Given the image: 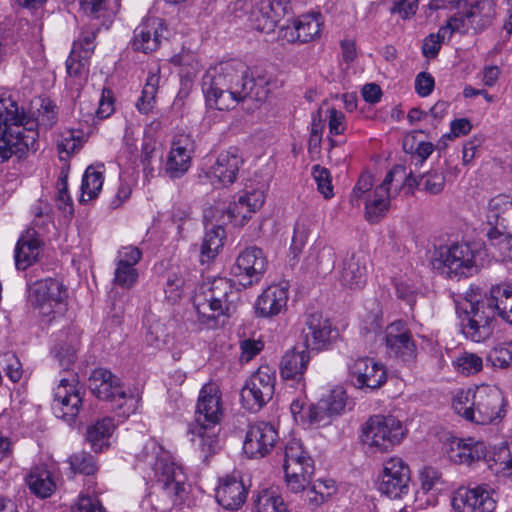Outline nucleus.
<instances>
[{"label": "nucleus", "instance_id": "nucleus-21", "mask_svg": "<svg viewBox=\"0 0 512 512\" xmlns=\"http://www.w3.org/2000/svg\"><path fill=\"white\" fill-rule=\"evenodd\" d=\"M242 164V157L236 150L221 152L214 165L210 167L208 177L214 185H231L236 181Z\"/></svg>", "mask_w": 512, "mask_h": 512}, {"label": "nucleus", "instance_id": "nucleus-4", "mask_svg": "<svg viewBox=\"0 0 512 512\" xmlns=\"http://www.w3.org/2000/svg\"><path fill=\"white\" fill-rule=\"evenodd\" d=\"M504 397L496 386L483 385L475 391H460L453 400L455 412L476 424L486 425L505 415Z\"/></svg>", "mask_w": 512, "mask_h": 512}, {"label": "nucleus", "instance_id": "nucleus-56", "mask_svg": "<svg viewBox=\"0 0 512 512\" xmlns=\"http://www.w3.org/2000/svg\"><path fill=\"white\" fill-rule=\"evenodd\" d=\"M139 277L138 270L135 267L117 264L114 273V283L122 288H131L135 285Z\"/></svg>", "mask_w": 512, "mask_h": 512}, {"label": "nucleus", "instance_id": "nucleus-37", "mask_svg": "<svg viewBox=\"0 0 512 512\" xmlns=\"http://www.w3.org/2000/svg\"><path fill=\"white\" fill-rule=\"evenodd\" d=\"M416 133L417 132L407 135L403 140L404 151L411 154V165L414 166L413 170H418L435 150V146L431 142L422 141L415 146Z\"/></svg>", "mask_w": 512, "mask_h": 512}, {"label": "nucleus", "instance_id": "nucleus-25", "mask_svg": "<svg viewBox=\"0 0 512 512\" xmlns=\"http://www.w3.org/2000/svg\"><path fill=\"white\" fill-rule=\"evenodd\" d=\"M163 22L159 18H149L134 31V50L149 53L158 49L162 37Z\"/></svg>", "mask_w": 512, "mask_h": 512}, {"label": "nucleus", "instance_id": "nucleus-10", "mask_svg": "<svg viewBox=\"0 0 512 512\" xmlns=\"http://www.w3.org/2000/svg\"><path fill=\"white\" fill-rule=\"evenodd\" d=\"M411 471L399 457H391L383 464L380 491L392 499H401L409 493Z\"/></svg>", "mask_w": 512, "mask_h": 512}, {"label": "nucleus", "instance_id": "nucleus-12", "mask_svg": "<svg viewBox=\"0 0 512 512\" xmlns=\"http://www.w3.org/2000/svg\"><path fill=\"white\" fill-rule=\"evenodd\" d=\"M385 342L389 354L393 357L405 363L416 361L417 345L411 331L403 321H395L386 327Z\"/></svg>", "mask_w": 512, "mask_h": 512}, {"label": "nucleus", "instance_id": "nucleus-39", "mask_svg": "<svg viewBox=\"0 0 512 512\" xmlns=\"http://www.w3.org/2000/svg\"><path fill=\"white\" fill-rule=\"evenodd\" d=\"M512 211V198L506 195H498L492 198L488 204V219L494 220L495 225H505L509 221Z\"/></svg>", "mask_w": 512, "mask_h": 512}, {"label": "nucleus", "instance_id": "nucleus-24", "mask_svg": "<svg viewBox=\"0 0 512 512\" xmlns=\"http://www.w3.org/2000/svg\"><path fill=\"white\" fill-rule=\"evenodd\" d=\"M417 170L410 169L407 172L405 168V177L401 181V189L406 193H412L414 188L421 187L429 194H439L445 186V176L442 171L432 169L423 174L416 175Z\"/></svg>", "mask_w": 512, "mask_h": 512}, {"label": "nucleus", "instance_id": "nucleus-11", "mask_svg": "<svg viewBox=\"0 0 512 512\" xmlns=\"http://www.w3.org/2000/svg\"><path fill=\"white\" fill-rule=\"evenodd\" d=\"M405 177V166H394L385 176L383 182L369 194L365 201L366 219L375 223L378 222L388 211L390 206L389 186L393 181L400 182Z\"/></svg>", "mask_w": 512, "mask_h": 512}, {"label": "nucleus", "instance_id": "nucleus-1", "mask_svg": "<svg viewBox=\"0 0 512 512\" xmlns=\"http://www.w3.org/2000/svg\"><path fill=\"white\" fill-rule=\"evenodd\" d=\"M206 104L217 110H229L249 98L264 103L278 88L277 80L266 73L252 74L241 61H228L209 68L202 78Z\"/></svg>", "mask_w": 512, "mask_h": 512}, {"label": "nucleus", "instance_id": "nucleus-29", "mask_svg": "<svg viewBox=\"0 0 512 512\" xmlns=\"http://www.w3.org/2000/svg\"><path fill=\"white\" fill-rule=\"evenodd\" d=\"M188 433L191 435V442L200 451L204 460H207L219 449V439L216 426L207 424H191Z\"/></svg>", "mask_w": 512, "mask_h": 512}, {"label": "nucleus", "instance_id": "nucleus-19", "mask_svg": "<svg viewBox=\"0 0 512 512\" xmlns=\"http://www.w3.org/2000/svg\"><path fill=\"white\" fill-rule=\"evenodd\" d=\"M452 506L458 512H493L496 501L483 486L473 489L460 488L454 494Z\"/></svg>", "mask_w": 512, "mask_h": 512}, {"label": "nucleus", "instance_id": "nucleus-22", "mask_svg": "<svg viewBox=\"0 0 512 512\" xmlns=\"http://www.w3.org/2000/svg\"><path fill=\"white\" fill-rule=\"evenodd\" d=\"M82 398L68 379H61L54 393V413L66 421H72L79 412Z\"/></svg>", "mask_w": 512, "mask_h": 512}, {"label": "nucleus", "instance_id": "nucleus-63", "mask_svg": "<svg viewBox=\"0 0 512 512\" xmlns=\"http://www.w3.org/2000/svg\"><path fill=\"white\" fill-rule=\"evenodd\" d=\"M264 347V344L260 340L247 339L241 342V361L249 362L257 354H259Z\"/></svg>", "mask_w": 512, "mask_h": 512}, {"label": "nucleus", "instance_id": "nucleus-46", "mask_svg": "<svg viewBox=\"0 0 512 512\" xmlns=\"http://www.w3.org/2000/svg\"><path fill=\"white\" fill-rule=\"evenodd\" d=\"M462 332L467 339L479 343L487 340L492 335L493 326L483 325L465 317L462 320Z\"/></svg>", "mask_w": 512, "mask_h": 512}, {"label": "nucleus", "instance_id": "nucleus-35", "mask_svg": "<svg viewBox=\"0 0 512 512\" xmlns=\"http://www.w3.org/2000/svg\"><path fill=\"white\" fill-rule=\"evenodd\" d=\"M191 156L188 149L182 145L181 140L173 142V146L166 162V173L171 178H179L190 167Z\"/></svg>", "mask_w": 512, "mask_h": 512}, {"label": "nucleus", "instance_id": "nucleus-15", "mask_svg": "<svg viewBox=\"0 0 512 512\" xmlns=\"http://www.w3.org/2000/svg\"><path fill=\"white\" fill-rule=\"evenodd\" d=\"M287 10L288 0H258L251 8V25L255 30L269 34L275 30Z\"/></svg>", "mask_w": 512, "mask_h": 512}, {"label": "nucleus", "instance_id": "nucleus-40", "mask_svg": "<svg viewBox=\"0 0 512 512\" xmlns=\"http://www.w3.org/2000/svg\"><path fill=\"white\" fill-rule=\"evenodd\" d=\"M223 234L224 230L220 226H213L205 233L200 248L202 262L209 261L217 255L223 245Z\"/></svg>", "mask_w": 512, "mask_h": 512}, {"label": "nucleus", "instance_id": "nucleus-32", "mask_svg": "<svg viewBox=\"0 0 512 512\" xmlns=\"http://www.w3.org/2000/svg\"><path fill=\"white\" fill-rule=\"evenodd\" d=\"M310 356L307 350L286 352L280 362V374L283 379L301 381L307 369Z\"/></svg>", "mask_w": 512, "mask_h": 512}, {"label": "nucleus", "instance_id": "nucleus-49", "mask_svg": "<svg viewBox=\"0 0 512 512\" xmlns=\"http://www.w3.org/2000/svg\"><path fill=\"white\" fill-rule=\"evenodd\" d=\"M256 512H285V506L279 496L268 490H263L254 500Z\"/></svg>", "mask_w": 512, "mask_h": 512}, {"label": "nucleus", "instance_id": "nucleus-18", "mask_svg": "<svg viewBox=\"0 0 512 512\" xmlns=\"http://www.w3.org/2000/svg\"><path fill=\"white\" fill-rule=\"evenodd\" d=\"M350 375L353 385L359 389L374 390L386 382V371L383 365L368 357L355 360L350 366Z\"/></svg>", "mask_w": 512, "mask_h": 512}, {"label": "nucleus", "instance_id": "nucleus-30", "mask_svg": "<svg viewBox=\"0 0 512 512\" xmlns=\"http://www.w3.org/2000/svg\"><path fill=\"white\" fill-rule=\"evenodd\" d=\"M32 297L37 306L51 307L53 303L59 304L67 297V290L60 281L48 278L34 284Z\"/></svg>", "mask_w": 512, "mask_h": 512}, {"label": "nucleus", "instance_id": "nucleus-53", "mask_svg": "<svg viewBox=\"0 0 512 512\" xmlns=\"http://www.w3.org/2000/svg\"><path fill=\"white\" fill-rule=\"evenodd\" d=\"M455 367L464 375L478 373L483 366L482 358L474 353L464 352L454 362Z\"/></svg>", "mask_w": 512, "mask_h": 512}, {"label": "nucleus", "instance_id": "nucleus-2", "mask_svg": "<svg viewBox=\"0 0 512 512\" xmlns=\"http://www.w3.org/2000/svg\"><path fill=\"white\" fill-rule=\"evenodd\" d=\"M55 108L50 100H43L36 122L26 119L15 102H11L3 113L0 112V163L12 155L22 158L30 151L35 152L38 138L35 127H51L56 122Z\"/></svg>", "mask_w": 512, "mask_h": 512}, {"label": "nucleus", "instance_id": "nucleus-47", "mask_svg": "<svg viewBox=\"0 0 512 512\" xmlns=\"http://www.w3.org/2000/svg\"><path fill=\"white\" fill-rule=\"evenodd\" d=\"M90 57L85 54L71 50L69 57L66 60V70L70 77L82 79L88 74V62Z\"/></svg>", "mask_w": 512, "mask_h": 512}, {"label": "nucleus", "instance_id": "nucleus-59", "mask_svg": "<svg viewBox=\"0 0 512 512\" xmlns=\"http://www.w3.org/2000/svg\"><path fill=\"white\" fill-rule=\"evenodd\" d=\"M114 112V96L112 90L103 88L96 115L99 119H105Z\"/></svg>", "mask_w": 512, "mask_h": 512}, {"label": "nucleus", "instance_id": "nucleus-7", "mask_svg": "<svg viewBox=\"0 0 512 512\" xmlns=\"http://www.w3.org/2000/svg\"><path fill=\"white\" fill-rule=\"evenodd\" d=\"M89 389L99 399L116 402L115 408L122 416H129L136 410L137 399L133 396L127 398L120 380L107 369L98 368L92 372Z\"/></svg>", "mask_w": 512, "mask_h": 512}, {"label": "nucleus", "instance_id": "nucleus-43", "mask_svg": "<svg viewBox=\"0 0 512 512\" xmlns=\"http://www.w3.org/2000/svg\"><path fill=\"white\" fill-rule=\"evenodd\" d=\"M296 39L299 42L307 43L319 36L321 23L315 15H303L295 25Z\"/></svg>", "mask_w": 512, "mask_h": 512}, {"label": "nucleus", "instance_id": "nucleus-44", "mask_svg": "<svg viewBox=\"0 0 512 512\" xmlns=\"http://www.w3.org/2000/svg\"><path fill=\"white\" fill-rule=\"evenodd\" d=\"M455 31H452V27L450 26L449 20L445 26H442L437 33L429 34L424 40L422 44V53L426 58H435L441 45L448 34L450 37Z\"/></svg>", "mask_w": 512, "mask_h": 512}, {"label": "nucleus", "instance_id": "nucleus-3", "mask_svg": "<svg viewBox=\"0 0 512 512\" xmlns=\"http://www.w3.org/2000/svg\"><path fill=\"white\" fill-rule=\"evenodd\" d=\"M240 298V290L227 278L203 283L194 298L198 321L209 329L224 325L237 311Z\"/></svg>", "mask_w": 512, "mask_h": 512}, {"label": "nucleus", "instance_id": "nucleus-38", "mask_svg": "<svg viewBox=\"0 0 512 512\" xmlns=\"http://www.w3.org/2000/svg\"><path fill=\"white\" fill-rule=\"evenodd\" d=\"M275 374L269 366H260L258 370L251 375L248 384L256 388L262 397H273L275 388Z\"/></svg>", "mask_w": 512, "mask_h": 512}, {"label": "nucleus", "instance_id": "nucleus-16", "mask_svg": "<svg viewBox=\"0 0 512 512\" xmlns=\"http://www.w3.org/2000/svg\"><path fill=\"white\" fill-rule=\"evenodd\" d=\"M493 457L496 458L495 453L490 455L483 441H476L472 438L454 441L449 452V458L455 463L470 466L483 460L492 471L498 473V465H495V462L491 463Z\"/></svg>", "mask_w": 512, "mask_h": 512}, {"label": "nucleus", "instance_id": "nucleus-28", "mask_svg": "<svg viewBox=\"0 0 512 512\" xmlns=\"http://www.w3.org/2000/svg\"><path fill=\"white\" fill-rule=\"evenodd\" d=\"M367 267L366 258L352 254L346 257L342 263L340 282L349 289H360L366 283Z\"/></svg>", "mask_w": 512, "mask_h": 512}, {"label": "nucleus", "instance_id": "nucleus-41", "mask_svg": "<svg viewBox=\"0 0 512 512\" xmlns=\"http://www.w3.org/2000/svg\"><path fill=\"white\" fill-rule=\"evenodd\" d=\"M160 82L159 70L150 71L146 80V84L142 90V95L137 102V108L142 113H149L155 102V96L158 91V86Z\"/></svg>", "mask_w": 512, "mask_h": 512}, {"label": "nucleus", "instance_id": "nucleus-52", "mask_svg": "<svg viewBox=\"0 0 512 512\" xmlns=\"http://www.w3.org/2000/svg\"><path fill=\"white\" fill-rule=\"evenodd\" d=\"M312 175L317 184L318 191L325 199H331L334 196V191L330 171L320 165H314L312 167Z\"/></svg>", "mask_w": 512, "mask_h": 512}, {"label": "nucleus", "instance_id": "nucleus-14", "mask_svg": "<svg viewBox=\"0 0 512 512\" xmlns=\"http://www.w3.org/2000/svg\"><path fill=\"white\" fill-rule=\"evenodd\" d=\"M277 441L278 433L273 425L256 422L248 427L243 451L251 459L263 458L272 451Z\"/></svg>", "mask_w": 512, "mask_h": 512}, {"label": "nucleus", "instance_id": "nucleus-58", "mask_svg": "<svg viewBox=\"0 0 512 512\" xmlns=\"http://www.w3.org/2000/svg\"><path fill=\"white\" fill-rule=\"evenodd\" d=\"M374 183H373V176L368 172H363L355 187L352 190V193L350 195V202L354 206L360 205L361 198L366 194L369 193L372 189Z\"/></svg>", "mask_w": 512, "mask_h": 512}, {"label": "nucleus", "instance_id": "nucleus-31", "mask_svg": "<svg viewBox=\"0 0 512 512\" xmlns=\"http://www.w3.org/2000/svg\"><path fill=\"white\" fill-rule=\"evenodd\" d=\"M488 305L503 321L512 325V284L493 285L489 290Z\"/></svg>", "mask_w": 512, "mask_h": 512}, {"label": "nucleus", "instance_id": "nucleus-54", "mask_svg": "<svg viewBox=\"0 0 512 512\" xmlns=\"http://www.w3.org/2000/svg\"><path fill=\"white\" fill-rule=\"evenodd\" d=\"M310 232L311 226L306 221L300 220L296 223L290 248L294 257H297L302 253L305 245L307 244Z\"/></svg>", "mask_w": 512, "mask_h": 512}, {"label": "nucleus", "instance_id": "nucleus-34", "mask_svg": "<svg viewBox=\"0 0 512 512\" xmlns=\"http://www.w3.org/2000/svg\"><path fill=\"white\" fill-rule=\"evenodd\" d=\"M283 467L287 486L292 492L298 493L308 487L314 473V461L302 462L293 468L290 465Z\"/></svg>", "mask_w": 512, "mask_h": 512}, {"label": "nucleus", "instance_id": "nucleus-20", "mask_svg": "<svg viewBox=\"0 0 512 512\" xmlns=\"http://www.w3.org/2000/svg\"><path fill=\"white\" fill-rule=\"evenodd\" d=\"M331 323L321 312L307 314L302 330L306 349L321 350L331 342Z\"/></svg>", "mask_w": 512, "mask_h": 512}, {"label": "nucleus", "instance_id": "nucleus-13", "mask_svg": "<svg viewBox=\"0 0 512 512\" xmlns=\"http://www.w3.org/2000/svg\"><path fill=\"white\" fill-rule=\"evenodd\" d=\"M267 259L258 247H249L242 251L232 268L234 276L239 278L244 287L258 283L267 268Z\"/></svg>", "mask_w": 512, "mask_h": 512}, {"label": "nucleus", "instance_id": "nucleus-33", "mask_svg": "<svg viewBox=\"0 0 512 512\" xmlns=\"http://www.w3.org/2000/svg\"><path fill=\"white\" fill-rule=\"evenodd\" d=\"M115 429L112 418L104 417L97 420L87 428L86 440L90 443L94 452H102L109 446L108 439Z\"/></svg>", "mask_w": 512, "mask_h": 512}, {"label": "nucleus", "instance_id": "nucleus-5", "mask_svg": "<svg viewBox=\"0 0 512 512\" xmlns=\"http://www.w3.org/2000/svg\"><path fill=\"white\" fill-rule=\"evenodd\" d=\"M144 449L152 450L153 454L156 455L153 470L163 498L158 508L162 512L171 510L173 506L180 504L183 500V495L186 492V475L180 467L170 461L168 455L157 454L156 450L159 448L154 441H148Z\"/></svg>", "mask_w": 512, "mask_h": 512}, {"label": "nucleus", "instance_id": "nucleus-27", "mask_svg": "<svg viewBox=\"0 0 512 512\" xmlns=\"http://www.w3.org/2000/svg\"><path fill=\"white\" fill-rule=\"evenodd\" d=\"M247 490L244 483L235 477L223 479L216 490L218 503L227 510H237L246 501Z\"/></svg>", "mask_w": 512, "mask_h": 512}, {"label": "nucleus", "instance_id": "nucleus-36", "mask_svg": "<svg viewBox=\"0 0 512 512\" xmlns=\"http://www.w3.org/2000/svg\"><path fill=\"white\" fill-rule=\"evenodd\" d=\"M27 484L30 490L41 498L51 496L55 490L51 474L44 466H37L31 470L27 477Z\"/></svg>", "mask_w": 512, "mask_h": 512}, {"label": "nucleus", "instance_id": "nucleus-62", "mask_svg": "<svg viewBox=\"0 0 512 512\" xmlns=\"http://www.w3.org/2000/svg\"><path fill=\"white\" fill-rule=\"evenodd\" d=\"M96 38L95 32L84 33L77 41L73 43L72 50L85 54L86 57H91L94 52V40Z\"/></svg>", "mask_w": 512, "mask_h": 512}, {"label": "nucleus", "instance_id": "nucleus-64", "mask_svg": "<svg viewBox=\"0 0 512 512\" xmlns=\"http://www.w3.org/2000/svg\"><path fill=\"white\" fill-rule=\"evenodd\" d=\"M248 209L250 208L246 206L244 200L238 198V200L229 207L228 213L230 217L238 221L240 225H244L252 214L251 210Z\"/></svg>", "mask_w": 512, "mask_h": 512}, {"label": "nucleus", "instance_id": "nucleus-60", "mask_svg": "<svg viewBox=\"0 0 512 512\" xmlns=\"http://www.w3.org/2000/svg\"><path fill=\"white\" fill-rule=\"evenodd\" d=\"M71 512H104L100 501L90 496H79Z\"/></svg>", "mask_w": 512, "mask_h": 512}, {"label": "nucleus", "instance_id": "nucleus-9", "mask_svg": "<svg viewBox=\"0 0 512 512\" xmlns=\"http://www.w3.org/2000/svg\"><path fill=\"white\" fill-rule=\"evenodd\" d=\"M493 0H478L470 6L465 14L449 19L452 31L467 34L478 33L489 27L495 16Z\"/></svg>", "mask_w": 512, "mask_h": 512}, {"label": "nucleus", "instance_id": "nucleus-50", "mask_svg": "<svg viewBox=\"0 0 512 512\" xmlns=\"http://www.w3.org/2000/svg\"><path fill=\"white\" fill-rule=\"evenodd\" d=\"M240 396L243 406L252 412L259 411L272 399L269 396L262 397L258 390L248 383L242 388Z\"/></svg>", "mask_w": 512, "mask_h": 512}, {"label": "nucleus", "instance_id": "nucleus-55", "mask_svg": "<svg viewBox=\"0 0 512 512\" xmlns=\"http://www.w3.org/2000/svg\"><path fill=\"white\" fill-rule=\"evenodd\" d=\"M487 359L494 367L498 368H506L512 365V342L493 348Z\"/></svg>", "mask_w": 512, "mask_h": 512}, {"label": "nucleus", "instance_id": "nucleus-6", "mask_svg": "<svg viewBox=\"0 0 512 512\" xmlns=\"http://www.w3.org/2000/svg\"><path fill=\"white\" fill-rule=\"evenodd\" d=\"M403 423L392 415H373L362 428V442L372 452H389L404 439Z\"/></svg>", "mask_w": 512, "mask_h": 512}, {"label": "nucleus", "instance_id": "nucleus-51", "mask_svg": "<svg viewBox=\"0 0 512 512\" xmlns=\"http://www.w3.org/2000/svg\"><path fill=\"white\" fill-rule=\"evenodd\" d=\"M308 461H313V459L304 450L300 441L291 440L286 444L284 452V465H290L293 468L295 465Z\"/></svg>", "mask_w": 512, "mask_h": 512}, {"label": "nucleus", "instance_id": "nucleus-17", "mask_svg": "<svg viewBox=\"0 0 512 512\" xmlns=\"http://www.w3.org/2000/svg\"><path fill=\"white\" fill-rule=\"evenodd\" d=\"M223 416L221 392L214 383L205 384L199 393L195 424L216 426Z\"/></svg>", "mask_w": 512, "mask_h": 512}, {"label": "nucleus", "instance_id": "nucleus-23", "mask_svg": "<svg viewBox=\"0 0 512 512\" xmlns=\"http://www.w3.org/2000/svg\"><path fill=\"white\" fill-rule=\"evenodd\" d=\"M288 297L287 286L278 284L267 287L256 300V315L263 318L279 315L286 310Z\"/></svg>", "mask_w": 512, "mask_h": 512}, {"label": "nucleus", "instance_id": "nucleus-61", "mask_svg": "<svg viewBox=\"0 0 512 512\" xmlns=\"http://www.w3.org/2000/svg\"><path fill=\"white\" fill-rule=\"evenodd\" d=\"M106 1L107 0H80V7L86 15L97 19L107 10Z\"/></svg>", "mask_w": 512, "mask_h": 512}, {"label": "nucleus", "instance_id": "nucleus-42", "mask_svg": "<svg viewBox=\"0 0 512 512\" xmlns=\"http://www.w3.org/2000/svg\"><path fill=\"white\" fill-rule=\"evenodd\" d=\"M103 186V175L94 167L89 166L83 176L81 201H89L97 197Z\"/></svg>", "mask_w": 512, "mask_h": 512}, {"label": "nucleus", "instance_id": "nucleus-8", "mask_svg": "<svg viewBox=\"0 0 512 512\" xmlns=\"http://www.w3.org/2000/svg\"><path fill=\"white\" fill-rule=\"evenodd\" d=\"M434 265L450 277H468L478 271L475 251L466 243L441 247L434 260Z\"/></svg>", "mask_w": 512, "mask_h": 512}, {"label": "nucleus", "instance_id": "nucleus-48", "mask_svg": "<svg viewBox=\"0 0 512 512\" xmlns=\"http://www.w3.org/2000/svg\"><path fill=\"white\" fill-rule=\"evenodd\" d=\"M346 392L342 387H336L329 395L320 400V408H326L329 415L340 414L346 405Z\"/></svg>", "mask_w": 512, "mask_h": 512}, {"label": "nucleus", "instance_id": "nucleus-57", "mask_svg": "<svg viewBox=\"0 0 512 512\" xmlns=\"http://www.w3.org/2000/svg\"><path fill=\"white\" fill-rule=\"evenodd\" d=\"M494 308L488 305V296L486 297V305L484 303L471 304V310L465 313V317L471 320H475L481 324L492 325L494 321Z\"/></svg>", "mask_w": 512, "mask_h": 512}, {"label": "nucleus", "instance_id": "nucleus-26", "mask_svg": "<svg viewBox=\"0 0 512 512\" xmlns=\"http://www.w3.org/2000/svg\"><path fill=\"white\" fill-rule=\"evenodd\" d=\"M43 241L34 229H29L23 234L15 247V265L19 270H25L33 265L41 252Z\"/></svg>", "mask_w": 512, "mask_h": 512}, {"label": "nucleus", "instance_id": "nucleus-45", "mask_svg": "<svg viewBox=\"0 0 512 512\" xmlns=\"http://www.w3.org/2000/svg\"><path fill=\"white\" fill-rule=\"evenodd\" d=\"M68 462L74 473H80L87 476L94 475L99 468L94 456L86 451H79L72 454L69 457Z\"/></svg>", "mask_w": 512, "mask_h": 512}]
</instances>
